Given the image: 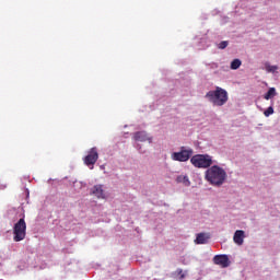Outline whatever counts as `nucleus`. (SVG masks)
I'll list each match as a JSON object with an SVG mask.
<instances>
[{"instance_id": "nucleus-14", "label": "nucleus", "mask_w": 280, "mask_h": 280, "mask_svg": "<svg viewBox=\"0 0 280 280\" xmlns=\"http://www.w3.org/2000/svg\"><path fill=\"white\" fill-rule=\"evenodd\" d=\"M240 67H242V60H240V59H234V60L231 62V69L236 70V69H240Z\"/></svg>"}, {"instance_id": "nucleus-16", "label": "nucleus", "mask_w": 280, "mask_h": 280, "mask_svg": "<svg viewBox=\"0 0 280 280\" xmlns=\"http://www.w3.org/2000/svg\"><path fill=\"white\" fill-rule=\"evenodd\" d=\"M265 117H270V115H275V108L272 106H269L265 112H264Z\"/></svg>"}, {"instance_id": "nucleus-1", "label": "nucleus", "mask_w": 280, "mask_h": 280, "mask_svg": "<svg viewBox=\"0 0 280 280\" xmlns=\"http://www.w3.org/2000/svg\"><path fill=\"white\" fill-rule=\"evenodd\" d=\"M206 180H208L210 185L220 187L224 185V180H226V171L218 165H213L206 171Z\"/></svg>"}, {"instance_id": "nucleus-13", "label": "nucleus", "mask_w": 280, "mask_h": 280, "mask_svg": "<svg viewBox=\"0 0 280 280\" xmlns=\"http://www.w3.org/2000/svg\"><path fill=\"white\" fill-rule=\"evenodd\" d=\"M277 95V90L275 88H270L268 92L265 94V100H272Z\"/></svg>"}, {"instance_id": "nucleus-2", "label": "nucleus", "mask_w": 280, "mask_h": 280, "mask_svg": "<svg viewBox=\"0 0 280 280\" xmlns=\"http://www.w3.org/2000/svg\"><path fill=\"white\" fill-rule=\"evenodd\" d=\"M209 102L213 103L214 106H224L229 102V93L222 88H217L214 91H209L206 94Z\"/></svg>"}, {"instance_id": "nucleus-8", "label": "nucleus", "mask_w": 280, "mask_h": 280, "mask_svg": "<svg viewBox=\"0 0 280 280\" xmlns=\"http://www.w3.org/2000/svg\"><path fill=\"white\" fill-rule=\"evenodd\" d=\"M244 230H237L233 236L234 243L242 246V244H244Z\"/></svg>"}, {"instance_id": "nucleus-10", "label": "nucleus", "mask_w": 280, "mask_h": 280, "mask_svg": "<svg viewBox=\"0 0 280 280\" xmlns=\"http://www.w3.org/2000/svg\"><path fill=\"white\" fill-rule=\"evenodd\" d=\"M92 195L96 196V198H104V189L102 185H96L92 188Z\"/></svg>"}, {"instance_id": "nucleus-18", "label": "nucleus", "mask_w": 280, "mask_h": 280, "mask_svg": "<svg viewBox=\"0 0 280 280\" xmlns=\"http://www.w3.org/2000/svg\"><path fill=\"white\" fill-rule=\"evenodd\" d=\"M229 47V42L223 40L219 44V49H226Z\"/></svg>"}, {"instance_id": "nucleus-9", "label": "nucleus", "mask_w": 280, "mask_h": 280, "mask_svg": "<svg viewBox=\"0 0 280 280\" xmlns=\"http://www.w3.org/2000/svg\"><path fill=\"white\" fill-rule=\"evenodd\" d=\"M135 140L136 141H151L150 137H148V133L145 131L136 132Z\"/></svg>"}, {"instance_id": "nucleus-12", "label": "nucleus", "mask_w": 280, "mask_h": 280, "mask_svg": "<svg viewBox=\"0 0 280 280\" xmlns=\"http://www.w3.org/2000/svg\"><path fill=\"white\" fill-rule=\"evenodd\" d=\"M177 183H183L184 185H186V187H189V177H187L186 175H179L176 178Z\"/></svg>"}, {"instance_id": "nucleus-11", "label": "nucleus", "mask_w": 280, "mask_h": 280, "mask_svg": "<svg viewBox=\"0 0 280 280\" xmlns=\"http://www.w3.org/2000/svg\"><path fill=\"white\" fill-rule=\"evenodd\" d=\"M207 240H209V235L205 233L197 234V237L195 240L196 244H207Z\"/></svg>"}, {"instance_id": "nucleus-6", "label": "nucleus", "mask_w": 280, "mask_h": 280, "mask_svg": "<svg viewBox=\"0 0 280 280\" xmlns=\"http://www.w3.org/2000/svg\"><path fill=\"white\" fill-rule=\"evenodd\" d=\"M97 159H100V153L97 152V148H92L88 152V155L83 159V163L90 167V170H93V165L97 163Z\"/></svg>"}, {"instance_id": "nucleus-15", "label": "nucleus", "mask_w": 280, "mask_h": 280, "mask_svg": "<svg viewBox=\"0 0 280 280\" xmlns=\"http://www.w3.org/2000/svg\"><path fill=\"white\" fill-rule=\"evenodd\" d=\"M277 69H279L278 66H271V65L266 66V71H268V73H275Z\"/></svg>"}, {"instance_id": "nucleus-5", "label": "nucleus", "mask_w": 280, "mask_h": 280, "mask_svg": "<svg viewBox=\"0 0 280 280\" xmlns=\"http://www.w3.org/2000/svg\"><path fill=\"white\" fill-rule=\"evenodd\" d=\"M191 154H194V150L182 147L180 151L172 153L171 158L173 161L186 163V161H189V159H191Z\"/></svg>"}, {"instance_id": "nucleus-19", "label": "nucleus", "mask_w": 280, "mask_h": 280, "mask_svg": "<svg viewBox=\"0 0 280 280\" xmlns=\"http://www.w3.org/2000/svg\"><path fill=\"white\" fill-rule=\"evenodd\" d=\"M0 189H5V185H1V186H0Z\"/></svg>"}, {"instance_id": "nucleus-7", "label": "nucleus", "mask_w": 280, "mask_h": 280, "mask_svg": "<svg viewBox=\"0 0 280 280\" xmlns=\"http://www.w3.org/2000/svg\"><path fill=\"white\" fill-rule=\"evenodd\" d=\"M213 264H215V266H221V268H229L231 262L229 261V256L215 255L213 257Z\"/></svg>"}, {"instance_id": "nucleus-17", "label": "nucleus", "mask_w": 280, "mask_h": 280, "mask_svg": "<svg viewBox=\"0 0 280 280\" xmlns=\"http://www.w3.org/2000/svg\"><path fill=\"white\" fill-rule=\"evenodd\" d=\"M176 275H178L179 280H183L186 277L185 272H183V269H177Z\"/></svg>"}, {"instance_id": "nucleus-3", "label": "nucleus", "mask_w": 280, "mask_h": 280, "mask_svg": "<svg viewBox=\"0 0 280 280\" xmlns=\"http://www.w3.org/2000/svg\"><path fill=\"white\" fill-rule=\"evenodd\" d=\"M190 163L194 167L207 170V167H211V165H213V160L209 154H197L190 159Z\"/></svg>"}, {"instance_id": "nucleus-4", "label": "nucleus", "mask_w": 280, "mask_h": 280, "mask_svg": "<svg viewBox=\"0 0 280 280\" xmlns=\"http://www.w3.org/2000/svg\"><path fill=\"white\" fill-rule=\"evenodd\" d=\"M27 231V223H25V219H20L13 226V240L14 242H23L25 240V235Z\"/></svg>"}]
</instances>
